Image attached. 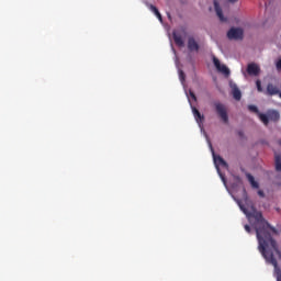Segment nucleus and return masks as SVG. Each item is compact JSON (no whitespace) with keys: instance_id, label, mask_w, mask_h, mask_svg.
Listing matches in <instances>:
<instances>
[{"instance_id":"nucleus-1","label":"nucleus","mask_w":281,"mask_h":281,"mask_svg":"<svg viewBox=\"0 0 281 281\" xmlns=\"http://www.w3.org/2000/svg\"><path fill=\"white\" fill-rule=\"evenodd\" d=\"M237 205H239V209L247 218L255 220L252 227L258 240V250L266 262L274 268L273 276L277 278V281H281V248L278 240L270 233L278 234V231L265 220L262 212L256 210V206L251 204L247 195L244 199V203L241 200H237Z\"/></svg>"},{"instance_id":"nucleus-2","label":"nucleus","mask_w":281,"mask_h":281,"mask_svg":"<svg viewBox=\"0 0 281 281\" xmlns=\"http://www.w3.org/2000/svg\"><path fill=\"white\" fill-rule=\"evenodd\" d=\"M214 108L215 113L218 115V117H221L222 122H224V124H228L229 115L227 114V106L221 102H215Z\"/></svg>"},{"instance_id":"nucleus-3","label":"nucleus","mask_w":281,"mask_h":281,"mask_svg":"<svg viewBox=\"0 0 281 281\" xmlns=\"http://www.w3.org/2000/svg\"><path fill=\"white\" fill-rule=\"evenodd\" d=\"M188 32L186 31V27L181 26L177 30H173L172 36L176 45L178 47H183L186 45V42L183 41V36H186Z\"/></svg>"},{"instance_id":"nucleus-4","label":"nucleus","mask_w":281,"mask_h":281,"mask_svg":"<svg viewBox=\"0 0 281 281\" xmlns=\"http://www.w3.org/2000/svg\"><path fill=\"white\" fill-rule=\"evenodd\" d=\"M244 34H245V32L243 31V29L232 27L227 32V37L229 38V41H243Z\"/></svg>"},{"instance_id":"nucleus-5","label":"nucleus","mask_w":281,"mask_h":281,"mask_svg":"<svg viewBox=\"0 0 281 281\" xmlns=\"http://www.w3.org/2000/svg\"><path fill=\"white\" fill-rule=\"evenodd\" d=\"M248 111H250V113H255V115L259 117L260 122H262L265 126H269V119L267 114L261 113L260 110H258V106L250 104L248 105Z\"/></svg>"},{"instance_id":"nucleus-6","label":"nucleus","mask_w":281,"mask_h":281,"mask_svg":"<svg viewBox=\"0 0 281 281\" xmlns=\"http://www.w3.org/2000/svg\"><path fill=\"white\" fill-rule=\"evenodd\" d=\"M213 65L217 69V71H221V74H224V76H229V68L227 66L221 64V60L218 58L213 57Z\"/></svg>"},{"instance_id":"nucleus-7","label":"nucleus","mask_w":281,"mask_h":281,"mask_svg":"<svg viewBox=\"0 0 281 281\" xmlns=\"http://www.w3.org/2000/svg\"><path fill=\"white\" fill-rule=\"evenodd\" d=\"M266 116L268 117V124H269V120L270 122L280 121V112H278V110H268Z\"/></svg>"},{"instance_id":"nucleus-8","label":"nucleus","mask_w":281,"mask_h":281,"mask_svg":"<svg viewBox=\"0 0 281 281\" xmlns=\"http://www.w3.org/2000/svg\"><path fill=\"white\" fill-rule=\"evenodd\" d=\"M247 74L249 76H258L260 74V66L258 64H248Z\"/></svg>"},{"instance_id":"nucleus-9","label":"nucleus","mask_w":281,"mask_h":281,"mask_svg":"<svg viewBox=\"0 0 281 281\" xmlns=\"http://www.w3.org/2000/svg\"><path fill=\"white\" fill-rule=\"evenodd\" d=\"M188 49L189 52H199L200 49L199 43L196 42V40H194L193 36H190L188 38Z\"/></svg>"},{"instance_id":"nucleus-10","label":"nucleus","mask_w":281,"mask_h":281,"mask_svg":"<svg viewBox=\"0 0 281 281\" xmlns=\"http://www.w3.org/2000/svg\"><path fill=\"white\" fill-rule=\"evenodd\" d=\"M266 93L267 95H280V88L273 83H268Z\"/></svg>"},{"instance_id":"nucleus-11","label":"nucleus","mask_w":281,"mask_h":281,"mask_svg":"<svg viewBox=\"0 0 281 281\" xmlns=\"http://www.w3.org/2000/svg\"><path fill=\"white\" fill-rule=\"evenodd\" d=\"M214 8L220 21L222 23H225L227 21V18L223 15V9L221 8V4L218 3V1H214Z\"/></svg>"},{"instance_id":"nucleus-12","label":"nucleus","mask_w":281,"mask_h":281,"mask_svg":"<svg viewBox=\"0 0 281 281\" xmlns=\"http://www.w3.org/2000/svg\"><path fill=\"white\" fill-rule=\"evenodd\" d=\"M192 113L198 124H203V122H205V116L201 114L199 109H196L195 106H192Z\"/></svg>"},{"instance_id":"nucleus-13","label":"nucleus","mask_w":281,"mask_h":281,"mask_svg":"<svg viewBox=\"0 0 281 281\" xmlns=\"http://www.w3.org/2000/svg\"><path fill=\"white\" fill-rule=\"evenodd\" d=\"M213 159H214V164L216 166V168H218V166H222L223 168H227V161H225V159H223V157L221 156H216L213 153Z\"/></svg>"},{"instance_id":"nucleus-14","label":"nucleus","mask_w":281,"mask_h":281,"mask_svg":"<svg viewBox=\"0 0 281 281\" xmlns=\"http://www.w3.org/2000/svg\"><path fill=\"white\" fill-rule=\"evenodd\" d=\"M246 177H247L251 188H255V190H258L260 188V184H258V182L256 181L254 176H251V173H246Z\"/></svg>"},{"instance_id":"nucleus-15","label":"nucleus","mask_w":281,"mask_h":281,"mask_svg":"<svg viewBox=\"0 0 281 281\" xmlns=\"http://www.w3.org/2000/svg\"><path fill=\"white\" fill-rule=\"evenodd\" d=\"M274 167L277 172H281V156L280 154L274 155Z\"/></svg>"},{"instance_id":"nucleus-16","label":"nucleus","mask_w":281,"mask_h":281,"mask_svg":"<svg viewBox=\"0 0 281 281\" xmlns=\"http://www.w3.org/2000/svg\"><path fill=\"white\" fill-rule=\"evenodd\" d=\"M233 98L237 101H239L240 98H243V93L240 92V89H238V87L233 88Z\"/></svg>"},{"instance_id":"nucleus-17","label":"nucleus","mask_w":281,"mask_h":281,"mask_svg":"<svg viewBox=\"0 0 281 281\" xmlns=\"http://www.w3.org/2000/svg\"><path fill=\"white\" fill-rule=\"evenodd\" d=\"M150 10L156 14V16L161 21V13H159V9L155 5H150Z\"/></svg>"},{"instance_id":"nucleus-18","label":"nucleus","mask_w":281,"mask_h":281,"mask_svg":"<svg viewBox=\"0 0 281 281\" xmlns=\"http://www.w3.org/2000/svg\"><path fill=\"white\" fill-rule=\"evenodd\" d=\"M256 87L259 93H262V81H260V79L256 81Z\"/></svg>"},{"instance_id":"nucleus-19","label":"nucleus","mask_w":281,"mask_h":281,"mask_svg":"<svg viewBox=\"0 0 281 281\" xmlns=\"http://www.w3.org/2000/svg\"><path fill=\"white\" fill-rule=\"evenodd\" d=\"M179 78H180L181 82H186V72H183V70L179 71Z\"/></svg>"},{"instance_id":"nucleus-20","label":"nucleus","mask_w":281,"mask_h":281,"mask_svg":"<svg viewBox=\"0 0 281 281\" xmlns=\"http://www.w3.org/2000/svg\"><path fill=\"white\" fill-rule=\"evenodd\" d=\"M244 229L247 232V234H251V226H249V225H245L244 226Z\"/></svg>"},{"instance_id":"nucleus-21","label":"nucleus","mask_w":281,"mask_h":281,"mask_svg":"<svg viewBox=\"0 0 281 281\" xmlns=\"http://www.w3.org/2000/svg\"><path fill=\"white\" fill-rule=\"evenodd\" d=\"M190 97L192 100H194V102H196V94H194V92L190 91Z\"/></svg>"},{"instance_id":"nucleus-22","label":"nucleus","mask_w":281,"mask_h":281,"mask_svg":"<svg viewBox=\"0 0 281 281\" xmlns=\"http://www.w3.org/2000/svg\"><path fill=\"white\" fill-rule=\"evenodd\" d=\"M258 194H259V196H260L261 199H265V191L259 190V191H258Z\"/></svg>"},{"instance_id":"nucleus-23","label":"nucleus","mask_w":281,"mask_h":281,"mask_svg":"<svg viewBox=\"0 0 281 281\" xmlns=\"http://www.w3.org/2000/svg\"><path fill=\"white\" fill-rule=\"evenodd\" d=\"M229 3H236L238 0H228Z\"/></svg>"},{"instance_id":"nucleus-24","label":"nucleus","mask_w":281,"mask_h":281,"mask_svg":"<svg viewBox=\"0 0 281 281\" xmlns=\"http://www.w3.org/2000/svg\"><path fill=\"white\" fill-rule=\"evenodd\" d=\"M239 137H243V132H238Z\"/></svg>"},{"instance_id":"nucleus-25","label":"nucleus","mask_w":281,"mask_h":281,"mask_svg":"<svg viewBox=\"0 0 281 281\" xmlns=\"http://www.w3.org/2000/svg\"><path fill=\"white\" fill-rule=\"evenodd\" d=\"M222 180L224 181V183H225V178L224 177H222Z\"/></svg>"},{"instance_id":"nucleus-26","label":"nucleus","mask_w":281,"mask_h":281,"mask_svg":"<svg viewBox=\"0 0 281 281\" xmlns=\"http://www.w3.org/2000/svg\"><path fill=\"white\" fill-rule=\"evenodd\" d=\"M244 193L247 195V191L244 189Z\"/></svg>"}]
</instances>
